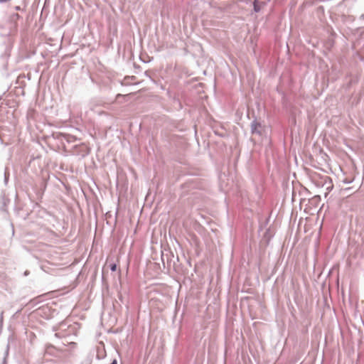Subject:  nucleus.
Masks as SVG:
<instances>
[{"instance_id":"f257e3e1","label":"nucleus","mask_w":364,"mask_h":364,"mask_svg":"<svg viewBox=\"0 0 364 364\" xmlns=\"http://www.w3.org/2000/svg\"><path fill=\"white\" fill-rule=\"evenodd\" d=\"M333 188V185L331 184V182H329V186L326 188L328 191H331Z\"/></svg>"},{"instance_id":"f03ea898","label":"nucleus","mask_w":364,"mask_h":364,"mask_svg":"<svg viewBox=\"0 0 364 364\" xmlns=\"http://www.w3.org/2000/svg\"><path fill=\"white\" fill-rule=\"evenodd\" d=\"M111 269H112V271H115V270H116V264H113V265L111 267Z\"/></svg>"},{"instance_id":"7ed1b4c3","label":"nucleus","mask_w":364,"mask_h":364,"mask_svg":"<svg viewBox=\"0 0 364 364\" xmlns=\"http://www.w3.org/2000/svg\"><path fill=\"white\" fill-rule=\"evenodd\" d=\"M111 364H117V360H114Z\"/></svg>"},{"instance_id":"20e7f679","label":"nucleus","mask_w":364,"mask_h":364,"mask_svg":"<svg viewBox=\"0 0 364 364\" xmlns=\"http://www.w3.org/2000/svg\"><path fill=\"white\" fill-rule=\"evenodd\" d=\"M327 179H328V180H329V178H328V177H326V179H325V181H326Z\"/></svg>"}]
</instances>
